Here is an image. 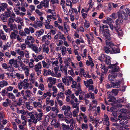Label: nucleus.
I'll use <instances>...</instances> for the list:
<instances>
[{"mask_svg":"<svg viewBox=\"0 0 130 130\" xmlns=\"http://www.w3.org/2000/svg\"><path fill=\"white\" fill-rule=\"evenodd\" d=\"M19 33L20 35L22 36H26V35L25 32L23 31L22 30H20L19 31Z\"/></svg>","mask_w":130,"mask_h":130,"instance_id":"a19ab883","label":"nucleus"},{"mask_svg":"<svg viewBox=\"0 0 130 130\" xmlns=\"http://www.w3.org/2000/svg\"><path fill=\"white\" fill-rule=\"evenodd\" d=\"M77 89H78V90L76 91L75 92V94L76 96L78 95L82 92L80 87L78 88Z\"/></svg>","mask_w":130,"mask_h":130,"instance_id":"bb28decb","label":"nucleus"},{"mask_svg":"<svg viewBox=\"0 0 130 130\" xmlns=\"http://www.w3.org/2000/svg\"><path fill=\"white\" fill-rule=\"evenodd\" d=\"M117 76L116 73H111L109 75L108 79L110 81H113L115 79Z\"/></svg>","mask_w":130,"mask_h":130,"instance_id":"6e6552de","label":"nucleus"},{"mask_svg":"<svg viewBox=\"0 0 130 130\" xmlns=\"http://www.w3.org/2000/svg\"><path fill=\"white\" fill-rule=\"evenodd\" d=\"M3 28L5 31L6 32H7L8 31V29L7 28L5 25H3Z\"/></svg>","mask_w":130,"mask_h":130,"instance_id":"0e129e2a","label":"nucleus"},{"mask_svg":"<svg viewBox=\"0 0 130 130\" xmlns=\"http://www.w3.org/2000/svg\"><path fill=\"white\" fill-rule=\"evenodd\" d=\"M58 104L60 106H62L63 104V102L61 100H58Z\"/></svg>","mask_w":130,"mask_h":130,"instance_id":"e2e57ef3","label":"nucleus"},{"mask_svg":"<svg viewBox=\"0 0 130 130\" xmlns=\"http://www.w3.org/2000/svg\"><path fill=\"white\" fill-rule=\"evenodd\" d=\"M52 110L53 111H55L57 114L59 112V111L57 108L56 107H53L52 108Z\"/></svg>","mask_w":130,"mask_h":130,"instance_id":"58836bf2","label":"nucleus"},{"mask_svg":"<svg viewBox=\"0 0 130 130\" xmlns=\"http://www.w3.org/2000/svg\"><path fill=\"white\" fill-rule=\"evenodd\" d=\"M86 116V115L83 114V113H81L79 115V116H80L79 120L80 121H82L83 120V116Z\"/></svg>","mask_w":130,"mask_h":130,"instance_id":"79ce46f5","label":"nucleus"},{"mask_svg":"<svg viewBox=\"0 0 130 130\" xmlns=\"http://www.w3.org/2000/svg\"><path fill=\"white\" fill-rule=\"evenodd\" d=\"M46 23H45V26L46 29H49V25L48 22H47V20H46Z\"/></svg>","mask_w":130,"mask_h":130,"instance_id":"6e6d98bb","label":"nucleus"},{"mask_svg":"<svg viewBox=\"0 0 130 130\" xmlns=\"http://www.w3.org/2000/svg\"><path fill=\"white\" fill-rule=\"evenodd\" d=\"M57 86L59 88H62V89L64 91V85L63 83H60L58 84Z\"/></svg>","mask_w":130,"mask_h":130,"instance_id":"c756f323","label":"nucleus"},{"mask_svg":"<svg viewBox=\"0 0 130 130\" xmlns=\"http://www.w3.org/2000/svg\"><path fill=\"white\" fill-rule=\"evenodd\" d=\"M36 112H29L28 114L30 116V118L32 119H36L35 117V114Z\"/></svg>","mask_w":130,"mask_h":130,"instance_id":"5701e85b","label":"nucleus"},{"mask_svg":"<svg viewBox=\"0 0 130 130\" xmlns=\"http://www.w3.org/2000/svg\"><path fill=\"white\" fill-rule=\"evenodd\" d=\"M85 97L86 98H92L94 99L95 97L94 96V93H88L87 94L85 95Z\"/></svg>","mask_w":130,"mask_h":130,"instance_id":"a211bd4d","label":"nucleus"},{"mask_svg":"<svg viewBox=\"0 0 130 130\" xmlns=\"http://www.w3.org/2000/svg\"><path fill=\"white\" fill-rule=\"evenodd\" d=\"M13 89V87L9 86L6 88L8 91H12Z\"/></svg>","mask_w":130,"mask_h":130,"instance_id":"c03bdc74","label":"nucleus"},{"mask_svg":"<svg viewBox=\"0 0 130 130\" xmlns=\"http://www.w3.org/2000/svg\"><path fill=\"white\" fill-rule=\"evenodd\" d=\"M67 115H65L67 118H69L71 117L72 116V114L71 112H70L67 113Z\"/></svg>","mask_w":130,"mask_h":130,"instance_id":"69168bd1","label":"nucleus"},{"mask_svg":"<svg viewBox=\"0 0 130 130\" xmlns=\"http://www.w3.org/2000/svg\"><path fill=\"white\" fill-rule=\"evenodd\" d=\"M42 67L41 65V62H40L38 64L35 65L34 69L36 72H37L36 74L37 75H39L41 74V70H39V69H41Z\"/></svg>","mask_w":130,"mask_h":130,"instance_id":"423d86ee","label":"nucleus"},{"mask_svg":"<svg viewBox=\"0 0 130 130\" xmlns=\"http://www.w3.org/2000/svg\"><path fill=\"white\" fill-rule=\"evenodd\" d=\"M73 84L71 86V87L73 88H76L77 89L80 87V84L78 83H77L76 82H72Z\"/></svg>","mask_w":130,"mask_h":130,"instance_id":"4468645a","label":"nucleus"},{"mask_svg":"<svg viewBox=\"0 0 130 130\" xmlns=\"http://www.w3.org/2000/svg\"><path fill=\"white\" fill-rule=\"evenodd\" d=\"M111 48V54L118 53L120 52V49L118 48L117 46L116 45H113V46H112Z\"/></svg>","mask_w":130,"mask_h":130,"instance_id":"0eeeda50","label":"nucleus"},{"mask_svg":"<svg viewBox=\"0 0 130 130\" xmlns=\"http://www.w3.org/2000/svg\"><path fill=\"white\" fill-rule=\"evenodd\" d=\"M33 104L34 106L35 107H36L39 105H41L40 103L39 102H34Z\"/></svg>","mask_w":130,"mask_h":130,"instance_id":"8fccbe9b","label":"nucleus"},{"mask_svg":"<svg viewBox=\"0 0 130 130\" xmlns=\"http://www.w3.org/2000/svg\"><path fill=\"white\" fill-rule=\"evenodd\" d=\"M72 3L70 0H67L66 1V4L67 6H69L70 4H72Z\"/></svg>","mask_w":130,"mask_h":130,"instance_id":"603ef678","label":"nucleus"},{"mask_svg":"<svg viewBox=\"0 0 130 130\" xmlns=\"http://www.w3.org/2000/svg\"><path fill=\"white\" fill-rule=\"evenodd\" d=\"M79 111V107H77V109H74L73 112V116L75 117L77 116V114L78 113Z\"/></svg>","mask_w":130,"mask_h":130,"instance_id":"412c9836","label":"nucleus"},{"mask_svg":"<svg viewBox=\"0 0 130 130\" xmlns=\"http://www.w3.org/2000/svg\"><path fill=\"white\" fill-rule=\"evenodd\" d=\"M103 119L102 121H103V124L104 125H106L107 126H109V123L108 120H103Z\"/></svg>","mask_w":130,"mask_h":130,"instance_id":"4c0bfd02","label":"nucleus"},{"mask_svg":"<svg viewBox=\"0 0 130 130\" xmlns=\"http://www.w3.org/2000/svg\"><path fill=\"white\" fill-rule=\"evenodd\" d=\"M90 82H84V84L86 87L88 88L90 86Z\"/></svg>","mask_w":130,"mask_h":130,"instance_id":"680f3d73","label":"nucleus"},{"mask_svg":"<svg viewBox=\"0 0 130 130\" xmlns=\"http://www.w3.org/2000/svg\"><path fill=\"white\" fill-rule=\"evenodd\" d=\"M44 72L43 74L44 76L50 75L51 74V70L50 69L47 70L45 69H44Z\"/></svg>","mask_w":130,"mask_h":130,"instance_id":"4be33fe9","label":"nucleus"},{"mask_svg":"<svg viewBox=\"0 0 130 130\" xmlns=\"http://www.w3.org/2000/svg\"><path fill=\"white\" fill-rule=\"evenodd\" d=\"M80 73H79V75L81 77H82V75L85 73V71L84 69L82 68H80L79 71Z\"/></svg>","mask_w":130,"mask_h":130,"instance_id":"72a5a7b5","label":"nucleus"},{"mask_svg":"<svg viewBox=\"0 0 130 130\" xmlns=\"http://www.w3.org/2000/svg\"><path fill=\"white\" fill-rule=\"evenodd\" d=\"M70 103L72 105V107L73 108H76L77 107H79L77 106V105H78V104L76 103H74V101L73 100H71L70 101Z\"/></svg>","mask_w":130,"mask_h":130,"instance_id":"aec40b11","label":"nucleus"},{"mask_svg":"<svg viewBox=\"0 0 130 130\" xmlns=\"http://www.w3.org/2000/svg\"><path fill=\"white\" fill-rule=\"evenodd\" d=\"M111 58L109 56H106L105 57V61L106 64L107 65L110 64L111 63Z\"/></svg>","mask_w":130,"mask_h":130,"instance_id":"2eb2a0df","label":"nucleus"},{"mask_svg":"<svg viewBox=\"0 0 130 130\" xmlns=\"http://www.w3.org/2000/svg\"><path fill=\"white\" fill-rule=\"evenodd\" d=\"M112 73H114L115 72H118L120 70V69L118 66L117 67H113L112 68Z\"/></svg>","mask_w":130,"mask_h":130,"instance_id":"6ab92c4d","label":"nucleus"},{"mask_svg":"<svg viewBox=\"0 0 130 130\" xmlns=\"http://www.w3.org/2000/svg\"><path fill=\"white\" fill-rule=\"evenodd\" d=\"M8 83L7 82H0V90L1 89V87H3L4 86L7 85Z\"/></svg>","mask_w":130,"mask_h":130,"instance_id":"393cba45","label":"nucleus"},{"mask_svg":"<svg viewBox=\"0 0 130 130\" xmlns=\"http://www.w3.org/2000/svg\"><path fill=\"white\" fill-rule=\"evenodd\" d=\"M118 64V63H117L116 64H110L108 66V67L110 69H111L113 67H117L116 66Z\"/></svg>","mask_w":130,"mask_h":130,"instance_id":"09e8293b","label":"nucleus"},{"mask_svg":"<svg viewBox=\"0 0 130 130\" xmlns=\"http://www.w3.org/2000/svg\"><path fill=\"white\" fill-rule=\"evenodd\" d=\"M100 68L102 69V72L104 73V74H106L107 73L108 68H109L108 66L107 67H105L104 64H101Z\"/></svg>","mask_w":130,"mask_h":130,"instance_id":"f8f14e48","label":"nucleus"},{"mask_svg":"<svg viewBox=\"0 0 130 130\" xmlns=\"http://www.w3.org/2000/svg\"><path fill=\"white\" fill-rule=\"evenodd\" d=\"M88 128V125L87 124H83L82 125V128L83 129H87Z\"/></svg>","mask_w":130,"mask_h":130,"instance_id":"e433bc0d","label":"nucleus"},{"mask_svg":"<svg viewBox=\"0 0 130 130\" xmlns=\"http://www.w3.org/2000/svg\"><path fill=\"white\" fill-rule=\"evenodd\" d=\"M106 46L104 47V51L106 53L108 54L109 52L111 54L112 46H113L114 43L111 42H106Z\"/></svg>","mask_w":130,"mask_h":130,"instance_id":"39448f33","label":"nucleus"},{"mask_svg":"<svg viewBox=\"0 0 130 130\" xmlns=\"http://www.w3.org/2000/svg\"><path fill=\"white\" fill-rule=\"evenodd\" d=\"M2 66L4 69H7L8 68L7 64L5 63L2 64Z\"/></svg>","mask_w":130,"mask_h":130,"instance_id":"052dcab7","label":"nucleus"},{"mask_svg":"<svg viewBox=\"0 0 130 130\" xmlns=\"http://www.w3.org/2000/svg\"><path fill=\"white\" fill-rule=\"evenodd\" d=\"M128 123L127 120L126 119V118H125V117H124L123 118H122L120 121V124L122 125H125L127 124Z\"/></svg>","mask_w":130,"mask_h":130,"instance_id":"dca6fc26","label":"nucleus"},{"mask_svg":"<svg viewBox=\"0 0 130 130\" xmlns=\"http://www.w3.org/2000/svg\"><path fill=\"white\" fill-rule=\"evenodd\" d=\"M48 80L49 81H56V79L55 78L50 77L48 78Z\"/></svg>","mask_w":130,"mask_h":130,"instance_id":"13d9d810","label":"nucleus"},{"mask_svg":"<svg viewBox=\"0 0 130 130\" xmlns=\"http://www.w3.org/2000/svg\"><path fill=\"white\" fill-rule=\"evenodd\" d=\"M22 62V61H18L16 60H15L13 66L15 67L16 68H20V66L22 65H23L24 66H25V65L24 64H23Z\"/></svg>","mask_w":130,"mask_h":130,"instance_id":"9b49d317","label":"nucleus"},{"mask_svg":"<svg viewBox=\"0 0 130 130\" xmlns=\"http://www.w3.org/2000/svg\"><path fill=\"white\" fill-rule=\"evenodd\" d=\"M7 11H5L4 13L1 14V19L4 22L7 21V18L10 17L12 13V11L8 8L7 9Z\"/></svg>","mask_w":130,"mask_h":130,"instance_id":"20e7f679","label":"nucleus"},{"mask_svg":"<svg viewBox=\"0 0 130 130\" xmlns=\"http://www.w3.org/2000/svg\"><path fill=\"white\" fill-rule=\"evenodd\" d=\"M15 61L14 59H11L9 60V63L12 65L13 64Z\"/></svg>","mask_w":130,"mask_h":130,"instance_id":"de8ad7c7","label":"nucleus"},{"mask_svg":"<svg viewBox=\"0 0 130 130\" xmlns=\"http://www.w3.org/2000/svg\"><path fill=\"white\" fill-rule=\"evenodd\" d=\"M28 104H27L26 105L27 108V109L30 110H31L33 108V107L32 106H30L29 103H28Z\"/></svg>","mask_w":130,"mask_h":130,"instance_id":"37998d69","label":"nucleus"},{"mask_svg":"<svg viewBox=\"0 0 130 130\" xmlns=\"http://www.w3.org/2000/svg\"><path fill=\"white\" fill-rule=\"evenodd\" d=\"M6 102H5L3 103V105L5 107L8 106L11 103V101L9 99L7 98L6 99Z\"/></svg>","mask_w":130,"mask_h":130,"instance_id":"f3484780","label":"nucleus"},{"mask_svg":"<svg viewBox=\"0 0 130 130\" xmlns=\"http://www.w3.org/2000/svg\"><path fill=\"white\" fill-rule=\"evenodd\" d=\"M42 46L43 47V52H45L46 53H48L49 51V49L48 47H47L46 48H45V45L44 44H43Z\"/></svg>","mask_w":130,"mask_h":130,"instance_id":"b1692460","label":"nucleus"},{"mask_svg":"<svg viewBox=\"0 0 130 130\" xmlns=\"http://www.w3.org/2000/svg\"><path fill=\"white\" fill-rule=\"evenodd\" d=\"M112 98L115 99V98L114 96H108L107 98V99H109L108 101L109 102H112Z\"/></svg>","mask_w":130,"mask_h":130,"instance_id":"bf43d9fd","label":"nucleus"},{"mask_svg":"<svg viewBox=\"0 0 130 130\" xmlns=\"http://www.w3.org/2000/svg\"><path fill=\"white\" fill-rule=\"evenodd\" d=\"M24 30L25 33L28 34H30V30L28 28H25Z\"/></svg>","mask_w":130,"mask_h":130,"instance_id":"3c124183","label":"nucleus"},{"mask_svg":"<svg viewBox=\"0 0 130 130\" xmlns=\"http://www.w3.org/2000/svg\"><path fill=\"white\" fill-rule=\"evenodd\" d=\"M116 82L114 83V82H112L110 84L109 86L110 87H113L115 88H118L120 86V82Z\"/></svg>","mask_w":130,"mask_h":130,"instance_id":"1a4fd4ad","label":"nucleus"},{"mask_svg":"<svg viewBox=\"0 0 130 130\" xmlns=\"http://www.w3.org/2000/svg\"><path fill=\"white\" fill-rule=\"evenodd\" d=\"M61 125L62 126L63 130H66L69 129V125H66L63 123L61 124Z\"/></svg>","mask_w":130,"mask_h":130,"instance_id":"c85d7f7f","label":"nucleus"},{"mask_svg":"<svg viewBox=\"0 0 130 130\" xmlns=\"http://www.w3.org/2000/svg\"><path fill=\"white\" fill-rule=\"evenodd\" d=\"M43 67L45 68L46 67L47 63L45 61L43 60L42 61Z\"/></svg>","mask_w":130,"mask_h":130,"instance_id":"338daca9","label":"nucleus"},{"mask_svg":"<svg viewBox=\"0 0 130 130\" xmlns=\"http://www.w3.org/2000/svg\"><path fill=\"white\" fill-rule=\"evenodd\" d=\"M28 122L33 123L34 124H36L37 122L36 119H29L28 120Z\"/></svg>","mask_w":130,"mask_h":130,"instance_id":"a878e982","label":"nucleus"},{"mask_svg":"<svg viewBox=\"0 0 130 130\" xmlns=\"http://www.w3.org/2000/svg\"><path fill=\"white\" fill-rule=\"evenodd\" d=\"M7 4L5 3H3L1 4L2 7H4L5 9L7 8Z\"/></svg>","mask_w":130,"mask_h":130,"instance_id":"774afa93","label":"nucleus"},{"mask_svg":"<svg viewBox=\"0 0 130 130\" xmlns=\"http://www.w3.org/2000/svg\"><path fill=\"white\" fill-rule=\"evenodd\" d=\"M16 34H15L14 32H12L11 33V35H10V38L11 39H15L16 38Z\"/></svg>","mask_w":130,"mask_h":130,"instance_id":"473e14b6","label":"nucleus"},{"mask_svg":"<svg viewBox=\"0 0 130 130\" xmlns=\"http://www.w3.org/2000/svg\"><path fill=\"white\" fill-rule=\"evenodd\" d=\"M110 119L113 122H116L118 121L117 118L116 117H111Z\"/></svg>","mask_w":130,"mask_h":130,"instance_id":"ea45409f","label":"nucleus"},{"mask_svg":"<svg viewBox=\"0 0 130 130\" xmlns=\"http://www.w3.org/2000/svg\"><path fill=\"white\" fill-rule=\"evenodd\" d=\"M43 115V113H39L38 114L37 112L35 113V117L36 118L37 121L41 120V117Z\"/></svg>","mask_w":130,"mask_h":130,"instance_id":"ddd939ff","label":"nucleus"},{"mask_svg":"<svg viewBox=\"0 0 130 130\" xmlns=\"http://www.w3.org/2000/svg\"><path fill=\"white\" fill-rule=\"evenodd\" d=\"M26 96L29 97L31 96L30 92V90H27L26 91Z\"/></svg>","mask_w":130,"mask_h":130,"instance_id":"864d4df0","label":"nucleus"},{"mask_svg":"<svg viewBox=\"0 0 130 130\" xmlns=\"http://www.w3.org/2000/svg\"><path fill=\"white\" fill-rule=\"evenodd\" d=\"M68 72H69L70 75L72 76L75 75L74 73L73 72V70H69Z\"/></svg>","mask_w":130,"mask_h":130,"instance_id":"4d7b16f0","label":"nucleus"},{"mask_svg":"<svg viewBox=\"0 0 130 130\" xmlns=\"http://www.w3.org/2000/svg\"><path fill=\"white\" fill-rule=\"evenodd\" d=\"M24 127V126L22 124H20L19 126V127L20 130H25V128Z\"/></svg>","mask_w":130,"mask_h":130,"instance_id":"5fc2aeb1","label":"nucleus"},{"mask_svg":"<svg viewBox=\"0 0 130 130\" xmlns=\"http://www.w3.org/2000/svg\"><path fill=\"white\" fill-rule=\"evenodd\" d=\"M106 22L107 23H112L113 21V20L112 19L110 18L109 17H107V20Z\"/></svg>","mask_w":130,"mask_h":130,"instance_id":"a18cd8bd","label":"nucleus"},{"mask_svg":"<svg viewBox=\"0 0 130 130\" xmlns=\"http://www.w3.org/2000/svg\"><path fill=\"white\" fill-rule=\"evenodd\" d=\"M71 109L70 107L69 106H67V107L65 106H63L62 107V110H65L64 114L65 115H67V113L70 112L69 111Z\"/></svg>","mask_w":130,"mask_h":130,"instance_id":"9d476101","label":"nucleus"},{"mask_svg":"<svg viewBox=\"0 0 130 130\" xmlns=\"http://www.w3.org/2000/svg\"><path fill=\"white\" fill-rule=\"evenodd\" d=\"M57 95L60 96V98L64 97V93L63 92H61L60 93H58L57 94Z\"/></svg>","mask_w":130,"mask_h":130,"instance_id":"49530a36","label":"nucleus"},{"mask_svg":"<svg viewBox=\"0 0 130 130\" xmlns=\"http://www.w3.org/2000/svg\"><path fill=\"white\" fill-rule=\"evenodd\" d=\"M10 31H11L12 30L14 31L15 29L17 28L16 25L15 24H13V25H10Z\"/></svg>","mask_w":130,"mask_h":130,"instance_id":"f704fd0d","label":"nucleus"},{"mask_svg":"<svg viewBox=\"0 0 130 130\" xmlns=\"http://www.w3.org/2000/svg\"><path fill=\"white\" fill-rule=\"evenodd\" d=\"M90 25L89 22L85 20L84 22V26L87 28L90 27Z\"/></svg>","mask_w":130,"mask_h":130,"instance_id":"cd10ccee","label":"nucleus"},{"mask_svg":"<svg viewBox=\"0 0 130 130\" xmlns=\"http://www.w3.org/2000/svg\"><path fill=\"white\" fill-rule=\"evenodd\" d=\"M28 82H21L18 83V88L21 89H22L23 87L24 89L27 88L31 89L33 88V86L30 83H27Z\"/></svg>","mask_w":130,"mask_h":130,"instance_id":"7ed1b4c3","label":"nucleus"},{"mask_svg":"<svg viewBox=\"0 0 130 130\" xmlns=\"http://www.w3.org/2000/svg\"><path fill=\"white\" fill-rule=\"evenodd\" d=\"M123 10H120L119 12H118V18L115 21V24L114 26L111 23L109 24L110 28L112 30L114 29L118 35L122 36L123 35V32L122 31V29L120 26V23H123V19L127 20L128 18V15L130 17V10L129 8H126Z\"/></svg>","mask_w":130,"mask_h":130,"instance_id":"f257e3e1","label":"nucleus"},{"mask_svg":"<svg viewBox=\"0 0 130 130\" xmlns=\"http://www.w3.org/2000/svg\"><path fill=\"white\" fill-rule=\"evenodd\" d=\"M33 50L36 53H38V48L37 47L36 45L33 46L32 47Z\"/></svg>","mask_w":130,"mask_h":130,"instance_id":"7c9ffc66","label":"nucleus"},{"mask_svg":"<svg viewBox=\"0 0 130 130\" xmlns=\"http://www.w3.org/2000/svg\"><path fill=\"white\" fill-rule=\"evenodd\" d=\"M111 92L113 93V95H117L118 93V91L117 89H113L111 91Z\"/></svg>","mask_w":130,"mask_h":130,"instance_id":"c9c22d12","label":"nucleus"},{"mask_svg":"<svg viewBox=\"0 0 130 130\" xmlns=\"http://www.w3.org/2000/svg\"><path fill=\"white\" fill-rule=\"evenodd\" d=\"M7 96L11 99H13L15 98L14 95L12 93H8L7 94Z\"/></svg>","mask_w":130,"mask_h":130,"instance_id":"2f4dec72","label":"nucleus"},{"mask_svg":"<svg viewBox=\"0 0 130 130\" xmlns=\"http://www.w3.org/2000/svg\"><path fill=\"white\" fill-rule=\"evenodd\" d=\"M108 26L106 25H102L100 27L99 33L101 34H103L102 36L104 38L110 40L111 39V38L110 37L109 30L108 29H105L108 28Z\"/></svg>","mask_w":130,"mask_h":130,"instance_id":"f03ea898","label":"nucleus"}]
</instances>
